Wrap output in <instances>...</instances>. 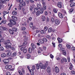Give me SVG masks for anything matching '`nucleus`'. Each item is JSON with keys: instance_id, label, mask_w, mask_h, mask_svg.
<instances>
[{"instance_id": "31", "label": "nucleus", "mask_w": 75, "mask_h": 75, "mask_svg": "<svg viewBox=\"0 0 75 75\" xmlns=\"http://www.w3.org/2000/svg\"><path fill=\"white\" fill-rule=\"evenodd\" d=\"M8 25L9 27H12V26H13V24L11 22V23H8Z\"/></svg>"}, {"instance_id": "37", "label": "nucleus", "mask_w": 75, "mask_h": 75, "mask_svg": "<svg viewBox=\"0 0 75 75\" xmlns=\"http://www.w3.org/2000/svg\"><path fill=\"white\" fill-rule=\"evenodd\" d=\"M29 10L30 11H32L33 10V6H30L29 8Z\"/></svg>"}, {"instance_id": "34", "label": "nucleus", "mask_w": 75, "mask_h": 75, "mask_svg": "<svg viewBox=\"0 0 75 75\" xmlns=\"http://www.w3.org/2000/svg\"><path fill=\"white\" fill-rule=\"evenodd\" d=\"M62 54L64 55H67V52L66 51H63L62 52Z\"/></svg>"}, {"instance_id": "19", "label": "nucleus", "mask_w": 75, "mask_h": 75, "mask_svg": "<svg viewBox=\"0 0 75 75\" xmlns=\"http://www.w3.org/2000/svg\"><path fill=\"white\" fill-rule=\"evenodd\" d=\"M0 3L2 4H3L4 3H5V1L4 0H0Z\"/></svg>"}, {"instance_id": "35", "label": "nucleus", "mask_w": 75, "mask_h": 75, "mask_svg": "<svg viewBox=\"0 0 75 75\" xmlns=\"http://www.w3.org/2000/svg\"><path fill=\"white\" fill-rule=\"evenodd\" d=\"M48 33H51L52 32V28H50L48 29Z\"/></svg>"}, {"instance_id": "44", "label": "nucleus", "mask_w": 75, "mask_h": 75, "mask_svg": "<svg viewBox=\"0 0 75 75\" xmlns=\"http://www.w3.org/2000/svg\"><path fill=\"white\" fill-rule=\"evenodd\" d=\"M30 26L31 28L33 26V23H30Z\"/></svg>"}, {"instance_id": "40", "label": "nucleus", "mask_w": 75, "mask_h": 75, "mask_svg": "<svg viewBox=\"0 0 75 75\" xmlns=\"http://www.w3.org/2000/svg\"><path fill=\"white\" fill-rule=\"evenodd\" d=\"M6 22H7V21H4V20H3L1 21V23H3V24H6Z\"/></svg>"}, {"instance_id": "10", "label": "nucleus", "mask_w": 75, "mask_h": 75, "mask_svg": "<svg viewBox=\"0 0 75 75\" xmlns=\"http://www.w3.org/2000/svg\"><path fill=\"white\" fill-rule=\"evenodd\" d=\"M59 71V68L57 67H56L55 68V72L56 73H58Z\"/></svg>"}, {"instance_id": "64", "label": "nucleus", "mask_w": 75, "mask_h": 75, "mask_svg": "<svg viewBox=\"0 0 75 75\" xmlns=\"http://www.w3.org/2000/svg\"><path fill=\"white\" fill-rule=\"evenodd\" d=\"M71 73L73 74H75V71H71Z\"/></svg>"}, {"instance_id": "20", "label": "nucleus", "mask_w": 75, "mask_h": 75, "mask_svg": "<svg viewBox=\"0 0 75 75\" xmlns=\"http://www.w3.org/2000/svg\"><path fill=\"white\" fill-rule=\"evenodd\" d=\"M9 31L11 34H14V31H13V30H11L9 29Z\"/></svg>"}, {"instance_id": "24", "label": "nucleus", "mask_w": 75, "mask_h": 75, "mask_svg": "<svg viewBox=\"0 0 75 75\" xmlns=\"http://www.w3.org/2000/svg\"><path fill=\"white\" fill-rule=\"evenodd\" d=\"M1 57H3V58H4V57H6V54L4 53L2 54L1 55Z\"/></svg>"}, {"instance_id": "50", "label": "nucleus", "mask_w": 75, "mask_h": 75, "mask_svg": "<svg viewBox=\"0 0 75 75\" xmlns=\"http://www.w3.org/2000/svg\"><path fill=\"white\" fill-rule=\"evenodd\" d=\"M22 30H23V31H24L25 30V28L24 27H22L21 28Z\"/></svg>"}, {"instance_id": "39", "label": "nucleus", "mask_w": 75, "mask_h": 75, "mask_svg": "<svg viewBox=\"0 0 75 75\" xmlns=\"http://www.w3.org/2000/svg\"><path fill=\"white\" fill-rule=\"evenodd\" d=\"M27 33H28L27 31H26V32L23 31L22 32V34L24 35L27 34Z\"/></svg>"}, {"instance_id": "32", "label": "nucleus", "mask_w": 75, "mask_h": 75, "mask_svg": "<svg viewBox=\"0 0 75 75\" xmlns=\"http://www.w3.org/2000/svg\"><path fill=\"white\" fill-rule=\"evenodd\" d=\"M34 12L35 13H36V12H37L38 11V8H35L34 9Z\"/></svg>"}, {"instance_id": "27", "label": "nucleus", "mask_w": 75, "mask_h": 75, "mask_svg": "<svg viewBox=\"0 0 75 75\" xmlns=\"http://www.w3.org/2000/svg\"><path fill=\"white\" fill-rule=\"evenodd\" d=\"M36 14L37 16H39L40 14V11H37L36 12Z\"/></svg>"}, {"instance_id": "62", "label": "nucleus", "mask_w": 75, "mask_h": 75, "mask_svg": "<svg viewBox=\"0 0 75 75\" xmlns=\"http://www.w3.org/2000/svg\"><path fill=\"white\" fill-rule=\"evenodd\" d=\"M12 55L13 57V56H16V53H13L12 54Z\"/></svg>"}, {"instance_id": "3", "label": "nucleus", "mask_w": 75, "mask_h": 75, "mask_svg": "<svg viewBox=\"0 0 75 75\" xmlns=\"http://www.w3.org/2000/svg\"><path fill=\"white\" fill-rule=\"evenodd\" d=\"M6 52H7V56L9 57V56H10V55H11V51H10V50L8 49L6 50Z\"/></svg>"}, {"instance_id": "28", "label": "nucleus", "mask_w": 75, "mask_h": 75, "mask_svg": "<svg viewBox=\"0 0 75 75\" xmlns=\"http://www.w3.org/2000/svg\"><path fill=\"white\" fill-rule=\"evenodd\" d=\"M38 8H39V9H40V8H41H41H41V4H38Z\"/></svg>"}, {"instance_id": "55", "label": "nucleus", "mask_w": 75, "mask_h": 75, "mask_svg": "<svg viewBox=\"0 0 75 75\" xmlns=\"http://www.w3.org/2000/svg\"><path fill=\"white\" fill-rule=\"evenodd\" d=\"M3 41H4V39H0V42H3Z\"/></svg>"}, {"instance_id": "53", "label": "nucleus", "mask_w": 75, "mask_h": 75, "mask_svg": "<svg viewBox=\"0 0 75 75\" xmlns=\"http://www.w3.org/2000/svg\"><path fill=\"white\" fill-rule=\"evenodd\" d=\"M53 11L54 12V13H57V11L56 9H53Z\"/></svg>"}, {"instance_id": "56", "label": "nucleus", "mask_w": 75, "mask_h": 75, "mask_svg": "<svg viewBox=\"0 0 75 75\" xmlns=\"http://www.w3.org/2000/svg\"><path fill=\"white\" fill-rule=\"evenodd\" d=\"M52 44L53 45V46L54 47H55V43L53 42H52Z\"/></svg>"}, {"instance_id": "43", "label": "nucleus", "mask_w": 75, "mask_h": 75, "mask_svg": "<svg viewBox=\"0 0 75 75\" xmlns=\"http://www.w3.org/2000/svg\"><path fill=\"white\" fill-rule=\"evenodd\" d=\"M28 52L29 53H31V48H29Z\"/></svg>"}, {"instance_id": "21", "label": "nucleus", "mask_w": 75, "mask_h": 75, "mask_svg": "<svg viewBox=\"0 0 75 75\" xmlns=\"http://www.w3.org/2000/svg\"><path fill=\"white\" fill-rule=\"evenodd\" d=\"M17 13L16 11H13L12 12V14L13 15H16Z\"/></svg>"}, {"instance_id": "47", "label": "nucleus", "mask_w": 75, "mask_h": 75, "mask_svg": "<svg viewBox=\"0 0 75 75\" xmlns=\"http://www.w3.org/2000/svg\"><path fill=\"white\" fill-rule=\"evenodd\" d=\"M27 44V42H25L23 43V45H25Z\"/></svg>"}, {"instance_id": "13", "label": "nucleus", "mask_w": 75, "mask_h": 75, "mask_svg": "<svg viewBox=\"0 0 75 75\" xmlns=\"http://www.w3.org/2000/svg\"><path fill=\"white\" fill-rule=\"evenodd\" d=\"M41 19L42 21H44L45 20V16L43 15L42 16Z\"/></svg>"}, {"instance_id": "17", "label": "nucleus", "mask_w": 75, "mask_h": 75, "mask_svg": "<svg viewBox=\"0 0 75 75\" xmlns=\"http://www.w3.org/2000/svg\"><path fill=\"white\" fill-rule=\"evenodd\" d=\"M12 29L14 31H17V29L15 27H13Z\"/></svg>"}, {"instance_id": "26", "label": "nucleus", "mask_w": 75, "mask_h": 75, "mask_svg": "<svg viewBox=\"0 0 75 75\" xmlns=\"http://www.w3.org/2000/svg\"><path fill=\"white\" fill-rule=\"evenodd\" d=\"M59 17L60 18H63V15H62V14L61 13H59Z\"/></svg>"}, {"instance_id": "6", "label": "nucleus", "mask_w": 75, "mask_h": 75, "mask_svg": "<svg viewBox=\"0 0 75 75\" xmlns=\"http://www.w3.org/2000/svg\"><path fill=\"white\" fill-rule=\"evenodd\" d=\"M62 3L61 2H58L57 3V6L59 8H61L62 7Z\"/></svg>"}, {"instance_id": "59", "label": "nucleus", "mask_w": 75, "mask_h": 75, "mask_svg": "<svg viewBox=\"0 0 75 75\" xmlns=\"http://www.w3.org/2000/svg\"><path fill=\"white\" fill-rule=\"evenodd\" d=\"M71 49H72V50L73 51H75V47H72Z\"/></svg>"}, {"instance_id": "15", "label": "nucleus", "mask_w": 75, "mask_h": 75, "mask_svg": "<svg viewBox=\"0 0 75 75\" xmlns=\"http://www.w3.org/2000/svg\"><path fill=\"white\" fill-rule=\"evenodd\" d=\"M31 46L32 47V48H33V49H34L35 48H36V47L35 45H34V44H33V43L31 44Z\"/></svg>"}, {"instance_id": "23", "label": "nucleus", "mask_w": 75, "mask_h": 75, "mask_svg": "<svg viewBox=\"0 0 75 75\" xmlns=\"http://www.w3.org/2000/svg\"><path fill=\"white\" fill-rule=\"evenodd\" d=\"M12 67L11 66H5V68L6 69H10Z\"/></svg>"}, {"instance_id": "42", "label": "nucleus", "mask_w": 75, "mask_h": 75, "mask_svg": "<svg viewBox=\"0 0 75 75\" xmlns=\"http://www.w3.org/2000/svg\"><path fill=\"white\" fill-rule=\"evenodd\" d=\"M43 40L44 41V42H47V39L45 38H44L43 39Z\"/></svg>"}, {"instance_id": "38", "label": "nucleus", "mask_w": 75, "mask_h": 75, "mask_svg": "<svg viewBox=\"0 0 75 75\" xmlns=\"http://www.w3.org/2000/svg\"><path fill=\"white\" fill-rule=\"evenodd\" d=\"M43 10H43L42 8H41L40 9V14H42V13H43V12H44Z\"/></svg>"}, {"instance_id": "5", "label": "nucleus", "mask_w": 75, "mask_h": 75, "mask_svg": "<svg viewBox=\"0 0 75 75\" xmlns=\"http://www.w3.org/2000/svg\"><path fill=\"white\" fill-rule=\"evenodd\" d=\"M0 30H2V31H5V30H7V28L5 27L0 26Z\"/></svg>"}, {"instance_id": "1", "label": "nucleus", "mask_w": 75, "mask_h": 75, "mask_svg": "<svg viewBox=\"0 0 75 75\" xmlns=\"http://www.w3.org/2000/svg\"><path fill=\"white\" fill-rule=\"evenodd\" d=\"M36 68L37 69H39L40 68V69H45L47 68V66H37Z\"/></svg>"}, {"instance_id": "4", "label": "nucleus", "mask_w": 75, "mask_h": 75, "mask_svg": "<svg viewBox=\"0 0 75 75\" xmlns=\"http://www.w3.org/2000/svg\"><path fill=\"white\" fill-rule=\"evenodd\" d=\"M55 23L56 24L59 25L60 23V21L58 19H56L55 21Z\"/></svg>"}, {"instance_id": "12", "label": "nucleus", "mask_w": 75, "mask_h": 75, "mask_svg": "<svg viewBox=\"0 0 75 75\" xmlns=\"http://www.w3.org/2000/svg\"><path fill=\"white\" fill-rule=\"evenodd\" d=\"M75 6V3L74 2H72L70 5V6L71 7H74Z\"/></svg>"}, {"instance_id": "52", "label": "nucleus", "mask_w": 75, "mask_h": 75, "mask_svg": "<svg viewBox=\"0 0 75 75\" xmlns=\"http://www.w3.org/2000/svg\"><path fill=\"white\" fill-rule=\"evenodd\" d=\"M50 57L51 58H54V56L52 55V54H50Z\"/></svg>"}, {"instance_id": "18", "label": "nucleus", "mask_w": 75, "mask_h": 75, "mask_svg": "<svg viewBox=\"0 0 75 75\" xmlns=\"http://www.w3.org/2000/svg\"><path fill=\"white\" fill-rule=\"evenodd\" d=\"M39 42L40 44H44V42L43 41V40H39Z\"/></svg>"}, {"instance_id": "29", "label": "nucleus", "mask_w": 75, "mask_h": 75, "mask_svg": "<svg viewBox=\"0 0 75 75\" xmlns=\"http://www.w3.org/2000/svg\"><path fill=\"white\" fill-rule=\"evenodd\" d=\"M44 31H47L48 29V27L45 26L44 27Z\"/></svg>"}, {"instance_id": "63", "label": "nucleus", "mask_w": 75, "mask_h": 75, "mask_svg": "<svg viewBox=\"0 0 75 75\" xmlns=\"http://www.w3.org/2000/svg\"><path fill=\"white\" fill-rule=\"evenodd\" d=\"M51 20L52 21V22H54V19L53 18H51Z\"/></svg>"}, {"instance_id": "48", "label": "nucleus", "mask_w": 75, "mask_h": 75, "mask_svg": "<svg viewBox=\"0 0 75 75\" xmlns=\"http://www.w3.org/2000/svg\"><path fill=\"white\" fill-rule=\"evenodd\" d=\"M73 10H74L73 8H71L70 10V12H71V13H72V11H73Z\"/></svg>"}, {"instance_id": "14", "label": "nucleus", "mask_w": 75, "mask_h": 75, "mask_svg": "<svg viewBox=\"0 0 75 75\" xmlns=\"http://www.w3.org/2000/svg\"><path fill=\"white\" fill-rule=\"evenodd\" d=\"M47 71L48 73L51 72V69H50V67H49L47 68Z\"/></svg>"}, {"instance_id": "45", "label": "nucleus", "mask_w": 75, "mask_h": 75, "mask_svg": "<svg viewBox=\"0 0 75 75\" xmlns=\"http://www.w3.org/2000/svg\"><path fill=\"white\" fill-rule=\"evenodd\" d=\"M25 48V47H21V51H23V50H24V49Z\"/></svg>"}, {"instance_id": "7", "label": "nucleus", "mask_w": 75, "mask_h": 75, "mask_svg": "<svg viewBox=\"0 0 75 75\" xmlns=\"http://www.w3.org/2000/svg\"><path fill=\"white\" fill-rule=\"evenodd\" d=\"M10 22L11 23H12V24H13L15 25L16 24V22L15 21L13 20H10Z\"/></svg>"}, {"instance_id": "61", "label": "nucleus", "mask_w": 75, "mask_h": 75, "mask_svg": "<svg viewBox=\"0 0 75 75\" xmlns=\"http://www.w3.org/2000/svg\"><path fill=\"white\" fill-rule=\"evenodd\" d=\"M7 12L6 11H4L3 12V14H5V15H6V14H7Z\"/></svg>"}, {"instance_id": "58", "label": "nucleus", "mask_w": 75, "mask_h": 75, "mask_svg": "<svg viewBox=\"0 0 75 75\" xmlns=\"http://www.w3.org/2000/svg\"><path fill=\"white\" fill-rule=\"evenodd\" d=\"M6 75H10V73L9 72H7L6 73Z\"/></svg>"}, {"instance_id": "49", "label": "nucleus", "mask_w": 75, "mask_h": 75, "mask_svg": "<svg viewBox=\"0 0 75 75\" xmlns=\"http://www.w3.org/2000/svg\"><path fill=\"white\" fill-rule=\"evenodd\" d=\"M0 7H1V9H3V8H4V6L2 5H0Z\"/></svg>"}, {"instance_id": "54", "label": "nucleus", "mask_w": 75, "mask_h": 75, "mask_svg": "<svg viewBox=\"0 0 75 75\" xmlns=\"http://www.w3.org/2000/svg\"><path fill=\"white\" fill-rule=\"evenodd\" d=\"M18 73L20 75H23V73H22V71H20L19 72H18Z\"/></svg>"}, {"instance_id": "51", "label": "nucleus", "mask_w": 75, "mask_h": 75, "mask_svg": "<svg viewBox=\"0 0 75 75\" xmlns=\"http://www.w3.org/2000/svg\"><path fill=\"white\" fill-rule=\"evenodd\" d=\"M27 49H25L24 50L23 52H24V53H26V52H27Z\"/></svg>"}, {"instance_id": "16", "label": "nucleus", "mask_w": 75, "mask_h": 75, "mask_svg": "<svg viewBox=\"0 0 75 75\" xmlns=\"http://www.w3.org/2000/svg\"><path fill=\"white\" fill-rule=\"evenodd\" d=\"M30 72L31 75H34V70L31 69L30 70Z\"/></svg>"}, {"instance_id": "8", "label": "nucleus", "mask_w": 75, "mask_h": 75, "mask_svg": "<svg viewBox=\"0 0 75 75\" xmlns=\"http://www.w3.org/2000/svg\"><path fill=\"white\" fill-rule=\"evenodd\" d=\"M25 2H23L22 4H19V6L23 7V6H25Z\"/></svg>"}, {"instance_id": "30", "label": "nucleus", "mask_w": 75, "mask_h": 75, "mask_svg": "<svg viewBox=\"0 0 75 75\" xmlns=\"http://www.w3.org/2000/svg\"><path fill=\"white\" fill-rule=\"evenodd\" d=\"M5 47L6 48L8 49V48H10L11 46H8V45H6V46H5Z\"/></svg>"}, {"instance_id": "33", "label": "nucleus", "mask_w": 75, "mask_h": 75, "mask_svg": "<svg viewBox=\"0 0 75 75\" xmlns=\"http://www.w3.org/2000/svg\"><path fill=\"white\" fill-rule=\"evenodd\" d=\"M4 49L3 47H0V51H4Z\"/></svg>"}, {"instance_id": "46", "label": "nucleus", "mask_w": 75, "mask_h": 75, "mask_svg": "<svg viewBox=\"0 0 75 75\" xmlns=\"http://www.w3.org/2000/svg\"><path fill=\"white\" fill-rule=\"evenodd\" d=\"M55 40V38L53 37L52 38V42H54Z\"/></svg>"}, {"instance_id": "57", "label": "nucleus", "mask_w": 75, "mask_h": 75, "mask_svg": "<svg viewBox=\"0 0 75 75\" xmlns=\"http://www.w3.org/2000/svg\"><path fill=\"white\" fill-rule=\"evenodd\" d=\"M26 56L27 57H28V58H30V57H31L30 56V54H28L27 55H26Z\"/></svg>"}, {"instance_id": "11", "label": "nucleus", "mask_w": 75, "mask_h": 75, "mask_svg": "<svg viewBox=\"0 0 75 75\" xmlns=\"http://www.w3.org/2000/svg\"><path fill=\"white\" fill-rule=\"evenodd\" d=\"M57 40L59 43H61L62 42V39L59 38L58 37L57 38Z\"/></svg>"}, {"instance_id": "9", "label": "nucleus", "mask_w": 75, "mask_h": 75, "mask_svg": "<svg viewBox=\"0 0 75 75\" xmlns=\"http://www.w3.org/2000/svg\"><path fill=\"white\" fill-rule=\"evenodd\" d=\"M3 61L4 64H7L8 62H9V60L8 59H4L3 60Z\"/></svg>"}, {"instance_id": "41", "label": "nucleus", "mask_w": 75, "mask_h": 75, "mask_svg": "<svg viewBox=\"0 0 75 75\" xmlns=\"http://www.w3.org/2000/svg\"><path fill=\"white\" fill-rule=\"evenodd\" d=\"M47 8V6H44L43 7V10H46V8Z\"/></svg>"}, {"instance_id": "25", "label": "nucleus", "mask_w": 75, "mask_h": 75, "mask_svg": "<svg viewBox=\"0 0 75 75\" xmlns=\"http://www.w3.org/2000/svg\"><path fill=\"white\" fill-rule=\"evenodd\" d=\"M66 47L68 49H70L71 48V45L68 44L67 45Z\"/></svg>"}, {"instance_id": "22", "label": "nucleus", "mask_w": 75, "mask_h": 75, "mask_svg": "<svg viewBox=\"0 0 75 75\" xmlns=\"http://www.w3.org/2000/svg\"><path fill=\"white\" fill-rule=\"evenodd\" d=\"M46 38H47L49 40H51V36L50 35H47L46 36Z\"/></svg>"}, {"instance_id": "60", "label": "nucleus", "mask_w": 75, "mask_h": 75, "mask_svg": "<svg viewBox=\"0 0 75 75\" xmlns=\"http://www.w3.org/2000/svg\"><path fill=\"white\" fill-rule=\"evenodd\" d=\"M43 50H46L47 49V47L45 46H43Z\"/></svg>"}, {"instance_id": "2", "label": "nucleus", "mask_w": 75, "mask_h": 75, "mask_svg": "<svg viewBox=\"0 0 75 75\" xmlns=\"http://www.w3.org/2000/svg\"><path fill=\"white\" fill-rule=\"evenodd\" d=\"M4 44L5 45H8L10 46H11V43L10 42V40H7V42L5 43Z\"/></svg>"}, {"instance_id": "36", "label": "nucleus", "mask_w": 75, "mask_h": 75, "mask_svg": "<svg viewBox=\"0 0 75 75\" xmlns=\"http://www.w3.org/2000/svg\"><path fill=\"white\" fill-rule=\"evenodd\" d=\"M63 61L65 62H67V59L63 58Z\"/></svg>"}]
</instances>
